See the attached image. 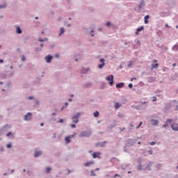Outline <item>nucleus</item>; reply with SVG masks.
<instances>
[{
  "instance_id": "obj_1",
  "label": "nucleus",
  "mask_w": 178,
  "mask_h": 178,
  "mask_svg": "<svg viewBox=\"0 0 178 178\" xmlns=\"http://www.w3.org/2000/svg\"><path fill=\"white\" fill-rule=\"evenodd\" d=\"M79 116H80V113H78L72 118L73 123H79Z\"/></svg>"
},
{
  "instance_id": "obj_2",
  "label": "nucleus",
  "mask_w": 178,
  "mask_h": 178,
  "mask_svg": "<svg viewBox=\"0 0 178 178\" xmlns=\"http://www.w3.org/2000/svg\"><path fill=\"white\" fill-rule=\"evenodd\" d=\"M99 62H101L102 64L98 65V68L99 69H102V67H104V66H105V63H104L105 59L101 58Z\"/></svg>"
},
{
  "instance_id": "obj_3",
  "label": "nucleus",
  "mask_w": 178,
  "mask_h": 178,
  "mask_svg": "<svg viewBox=\"0 0 178 178\" xmlns=\"http://www.w3.org/2000/svg\"><path fill=\"white\" fill-rule=\"evenodd\" d=\"M33 115L31 113H28L25 116H24V120H31V117Z\"/></svg>"
},
{
  "instance_id": "obj_4",
  "label": "nucleus",
  "mask_w": 178,
  "mask_h": 178,
  "mask_svg": "<svg viewBox=\"0 0 178 178\" xmlns=\"http://www.w3.org/2000/svg\"><path fill=\"white\" fill-rule=\"evenodd\" d=\"M171 127L174 131H178V124L174 123L171 124Z\"/></svg>"
},
{
  "instance_id": "obj_5",
  "label": "nucleus",
  "mask_w": 178,
  "mask_h": 178,
  "mask_svg": "<svg viewBox=\"0 0 178 178\" xmlns=\"http://www.w3.org/2000/svg\"><path fill=\"white\" fill-rule=\"evenodd\" d=\"M99 155H101V152H94L92 154V158H94V159H95L96 158H101Z\"/></svg>"
},
{
  "instance_id": "obj_6",
  "label": "nucleus",
  "mask_w": 178,
  "mask_h": 178,
  "mask_svg": "<svg viewBox=\"0 0 178 178\" xmlns=\"http://www.w3.org/2000/svg\"><path fill=\"white\" fill-rule=\"evenodd\" d=\"M73 137H74V135H70L68 136L65 138V141L67 144H69V143H70V139L73 138Z\"/></svg>"
},
{
  "instance_id": "obj_7",
  "label": "nucleus",
  "mask_w": 178,
  "mask_h": 178,
  "mask_svg": "<svg viewBox=\"0 0 178 178\" xmlns=\"http://www.w3.org/2000/svg\"><path fill=\"white\" fill-rule=\"evenodd\" d=\"M91 165H94V161H88V162H86V163H83V165L86 168H88V166H91Z\"/></svg>"
},
{
  "instance_id": "obj_8",
  "label": "nucleus",
  "mask_w": 178,
  "mask_h": 178,
  "mask_svg": "<svg viewBox=\"0 0 178 178\" xmlns=\"http://www.w3.org/2000/svg\"><path fill=\"white\" fill-rule=\"evenodd\" d=\"M150 122L153 126H158V123H159V121H158V120L154 119L151 120Z\"/></svg>"
},
{
  "instance_id": "obj_9",
  "label": "nucleus",
  "mask_w": 178,
  "mask_h": 178,
  "mask_svg": "<svg viewBox=\"0 0 178 178\" xmlns=\"http://www.w3.org/2000/svg\"><path fill=\"white\" fill-rule=\"evenodd\" d=\"M46 62L47 63H51V60H52V56H47L45 58H44Z\"/></svg>"
},
{
  "instance_id": "obj_10",
  "label": "nucleus",
  "mask_w": 178,
  "mask_h": 178,
  "mask_svg": "<svg viewBox=\"0 0 178 178\" xmlns=\"http://www.w3.org/2000/svg\"><path fill=\"white\" fill-rule=\"evenodd\" d=\"M106 81H108L110 86H112V75H110L109 76H107L106 78Z\"/></svg>"
},
{
  "instance_id": "obj_11",
  "label": "nucleus",
  "mask_w": 178,
  "mask_h": 178,
  "mask_svg": "<svg viewBox=\"0 0 178 178\" xmlns=\"http://www.w3.org/2000/svg\"><path fill=\"white\" fill-rule=\"evenodd\" d=\"M145 6V2L144 1V0H142L140 4L138 5V9H141L143 6Z\"/></svg>"
},
{
  "instance_id": "obj_12",
  "label": "nucleus",
  "mask_w": 178,
  "mask_h": 178,
  "mask_svg": "<svg viewBox=\"0 0 178 178\" xmlns=\"http://www.w3.org/2000/svg\"><path fill=\"white\" fill-rule=\"evenodd\" d=\"M122 87H124V83H119L116 84L117 88H122Z\"/></svg>"
},
{
  "instance_id": "obj_13",
  "label": "nucleus",
  "mask_w": 178,
  "mask_h": 178,
  "mask_svg": "<svg viewBox=\"0 0 178 178\" xmlns=\"http://www.w3.org/2000/svg\"><path fill=\"white\" fill-rule=\"evenodd\" d=\"M88 134H87V132L86 131L81 132L79 134V137H88Z\"/></svg>"
},
{
  "instance_id": "obj_14",
  "label": "nucleus",
  "mask_w": 178,
  "mask_h": 178,
  "mask_svg": "<svg viewBox=\"0 0 178 178\" xmlns=\"http://www.w3.org/2000/svg\"><path fill=\"white\" fill-rule=\"evenodd\" d=\"M122 105L120 103L115 102L114 104L115 109L118 110Z\"/></svg>"
},
{
  "instance_id": "obj_15",
  "label": "nucleus",
  "mask_w": 178,
  "mask_h": 178,
  "mask_svg": "<svg viewBox=\"0 0 178 178\" xmlns=\"http://www.w3.org/2000/svg\"><path fill=\"white\" fill-rule=\"evenodd\" d=\"M42 154V152H41V151L35 152L34 156L35 158H37L38 156H40V155H41Z\"/></svg>"
},
{
  "instance_id": "obj_16",
  "label": "nucleus",
  "mask_w": 178,
  "mask_h": 178,
  "mask_svg": "<svg viewBox=\"0 0 178 178\" xmlns=\"http://www.w3.org/2000/svg\"><path fill=\"white\" fill-rule=\"evenodd\" d=\"M143 30H144V26H141L140 28H138L135 34H138V33H140V31H143Z\"/></svg>"
},
{
  "instance_id": "obj_17",
  "label": "nucleus",
  "mask_w": 178,
  "mask_h": 178,
  "mask_svg": "<svg viewBox=\"0 0 178 178\" xmlns=\"http://www.w3.org/2000/svg\"><path fill=\"white\" fill-rule=\"evenodd\" d=\"M136 60L129 61L128 67H131L134 65Z\"/></svg>"
},
{
  "instance_id": "obj_18",
  "label": "nucleus",
  "mask_w": 178,
  "mask_h": 178,
  "mask_svg": "<svg viewBox=\"0 0 178 178\" xmlns=\"http://www.w3.org/2000/svg\"><path fill=\"white\" fill-rule=\"evenodd\" d=\"M158 67H159V64L158 63L152 65V69H158Z\"/></svg>"
},
{
  "instance_id": "obj_19",
  "label": "nucleus",
  "mask_w": 178,
  "mask_h": 178,
  "mask_svg": "<svg viewBox=\"0 0 178 178\" xmlns=\"http://www.w3.org/2000/svg\"><path fill=\"white\" fill-rule=\"evenodd\" d=\"M170 108H172V104H170V103L166 104V106H165V111H168V109H170Z\"/></svg>"
},
{
  "instance_id": "obj_20",
  "label": "nucleus",
  "mask_w": 178,
  "mask_h": 178,
  "mask_svg": "<svg viewBox=\"0 0 178 178\" xmlns=\"http://www.w3.org/2000/svg\"><path fill=\"white\" fill-rule=\"evenodd\" d=\"M16 33L17 34H22V29H20V27H17Z\"/></svg>"
},
{
  "instance_id": "obj_21",
  "label": "nucleus",
  "mask_w": 178,
  "mask_h": 178,
  "mask_svg": "<svg viewBox=\"0 0 178 178\" xmlns=\"http://www.w3.org/2000/svg\"><path fill=\"white\" fill-rule=\"evenodd\" d=\"M172 51H178V45L177 44H175L172 47Z\"/></svg>"
},
{
  "instance_id": "obj_22",
  "label": "nucleus",
  "mask_w": 178,
  "mask_h": 178,
  "mask_svg": "<svg viewBox=\"0 0 178 178\" xmlns=\"http://www.w3.org/2000/svg\"><path fill=\"white\" fill-rule=\"evenodd\" d=\"M95 118H98V116H99V113L98 111H95L93 114Z\"/></svg>"
},
{
  "instance_id": "obj_23",
  "label": "nucleus",
  "mask_w": 178,
  "mask_h": 178,
  "mask_svg": "<svg viewBox=\"0 0 178 178\" xmlns=\"http://www.w3.org/2000/svg\"><path fill=\"white\" fill-rule=\"evenodd\" d=\"M60 33H59V36H60L61 34H63V33H65V29L60 28Z\"/></svg>"
},
{
  "instance_id": "obj_24",
  "label": "nucleus",
  "mask_w": 178,
  "mask_h": 178,
  "mask_svg": "<svg viewBox=\"0 0 178 178\" xmlns=\"http://www.w3.org/2000/svg\"><path fill=\"white\" fill-rule=\"evenodd\" d=\"M105 144H106V142H104V143H99V147H104V146H105Z\"/></svg>"
},
{
  "instance_id": "obj_25",
  "label": "nucleus",
  "mask_w": 178,
  "mask_h": 178,
  "mask_svg": "<svg viewBox=\"0 0 178 178\" xmlns=\"http://www.w3.org/2000/svg\"><path fill=\"white\" fill-rule=\"evenodd\" d=\"M46 170H47V173H50V172H51V168L47 167V168H46Z\"/></svg>"
},
{
  "instance_id": "obj_26",
  "label": "nucleus",
  "mask_w": 178,
  "mask_h": 178,
  "mask_svg": "<svg viewBox=\"0 0 178 178\" xmlns=\"http://www.w3.org/2000/svg\"><path fill=\"white\" fill-rule=\"evenodd\" d=\"M90 176H96L95 172H94V170L90 171Z\"/></svg>"
},
{
  "instance_id": "obj_27",
  "label": "nucleus",
  "mask_w": 178,
  "mask_h": 178,
  "mask_svg": "<svg viewBox=\"0 0 178 178\" xmlns=\"http://www.w3.org/2000/svg\"><path fill=\"white\" fill-rule=\"evenodd\" d=\"M172 122H173V120H172V119H168L166 120L167 123H172Z\"/></svg>"
},
{
  "instance_id": "obj_28",
  "label": "nucleus",
  "mask_w": 178,
  "mask_h": 178,
  "mask_svg": "<svg viewBox=\"0 0 178 178\" xmlns=\"http://www.w3.org/2000/svg\"><path fill=\"white\" fill-rule=\"evenodd\" d=\"M138 170H143V167L141 166V165H139L138 166Z\"/></svg>"
},
{
  "instance_id": "obj_29",
  "label": "nucleus",
  "mask_w": 178,
  "mask_h": 178,
  "mask_svg": "<svg viewBox=\"0 0 178 178\" xmlns=\"http://www.w3.org/2000/svg\"><path fill=\"white\" fill-rule=\"evenodd\" d=\"M163 127H164L165 129H166L167 127H169V124H165Z\"/></svg>"
},
{
  "instance_id": "obj_30",
  "label": "nucleus",
  "mask_w": 178,
  "mask_h": 178,
  "mask_svg": "<svg viewBox=\"0 0 178 178\" xmlns=\"http://www.w3.org/2000/svg\"><path fill=\"white\" fill-rule=\"evenodd\" d=\"M141 124H143V122H140L139 125L136 127V129H140V127H141Z\"/></svg>"
},
{
  "instance_id": "obj_31",
  "label": "nucleus",
  "mask_w": 178,
  "mask_h": 178,
  "mask_svg": "<svg viewBox=\"0 0 178 178\" xmlns=\"http://www.w3.org/2000/svg\"><path fill=\"white\" fill-rule=\"evenodd\" d=\"M7 148H11L12 144L9 143L6 145Z\"/></svg>"
},
{
  "instance_id": "obj_32",
  "label": "nucleus",
  "mask_w": 178,
  "mask_h": 178,
  "mask_svg": "<svg viewBox=\"0 0 178 178\" xmlns=\"http://www.w3.org/2000/svg\"><path fill=\"white\" fill-rule=\"evenodd\" d=\"M149 144H150V145H155V144H156V143H155V142H150Z\"/></svg>"
},
{
  "instance_id": "obj_33",
  "label": "nucleus",
  "mask_w": 178,
  "mask_h": 178,
  "mask_svg": "<svg viewBox=\"0 0 178 178\" xmlns=\"http://www.w3.org/2000/svg\"><path fill=\"white\" fill-rule=\"evenodd\" d=\"M3 8H6V4H4L3 6H0V8L2 9Z\"/></svg>"
},
{
  "instance_id": "obj_34",
  "label": "nucleus",
  "mask_w": 178,
  "mask_h": 178,
  "mask_svg": "<svg viewBox=\"0 0 178 178\" xmlns=\"http://www.w3.org/2000/svg\"><path fill=\"white\" fill-rule=\"evenodd\" d=\"M137 162L138 163H141V159H138Z\"/></svg>"
},
{
  "instance_id": "obj_35",
  "label": "nucleus",
  "mask_w": 178,
  "mask_h": 178,
  "mask_svg": "<svg viewBox=\"0 0 178 178\" xmlns=\"http://www.w3.org/2000/svg\"><path fill=\"white\" fill-rule=\"evenodd\" d=\"M129 88H133V84L132 83H129Z\"/></svg>"
},
{
  "instance_id": "obj_36",
  "label": "nucleus",
  "mask_w": 178,
  "mask_h": 178,
  "mask_svg": "<svg viewBox=\"0 0 178 178\" xmlns=\"http://www.w3.org/2000/svg\"><path fill=\"white\" fill-rule=\"evenodd\" d=\"M153 102H156V97H153V99H152Z\"/></svg>"
},
{
  "instance_id": "obj_37",
  "label": "nucleus",
  "mask_w": 178,
  "mask_h": 178,
  "mask_svg": "<svg viewBox=\"0 0 178 178\" xmlns=\"http://www.w3.org/2000/svg\"><path fill=\"white\" fill-rule=\"evenodd\" d=\"M145 19H146L147 20H148V19H149V15H146V16L145 17Z\"/></svg>"
},
{
  "instance_id": "obj_38",
  "label": "nucleus",
  "mask_w": 178,
  "mask_h": 178,
  "mask_svg": "<svg viewBox=\"0 0 178 178\" xmlns=\"http://www.w3.org/2000/svg\"><path fill=\"white\" fill-rule=\"evenodd\" d=\"M145 24H148V19H145Z\"/></svg>"
},
{
  "instance_id": "obj_39",
  "label": "nucleus",
  "mask_w": 178,
  "mask_h": 178,
  "mask_svg": "<svg viewBox=\"0 0 178 178\" xmlns=\"http://www.w3.org/2000/svg\"><path fill=\"white\" fill-rule=\"evenodd\" d=\"M72 129H74L76 127V124H71Z\"/></svg>"
},
{
  "instance_id": "obj_40",
  "label": "nucleus",
  "mask_w": 178,
  "mask_h": 178,
  "mask_svg": "<svg viewBox=\"0 0 178 178\" xmlns=\"http://www.w3.org/2000/svg\"><path fill=\"white\" fill-rule=\"evenodd\" d=\"M148 153L149 154V155H152V150H149Z\"/></svg>"
},
{
  "instance_id": "obj_41",
  "label": "nucleus",
  "mask_w": 178,
  "mask_h": 178,
  "mask_svg": "<svg viewBox=\"0 0 178 178\" xmlns=\"http://www.w3.org/2000/svg\"><path fill=\"white\" fill-rule=\"evenodd\" d=\"M10 134H12V133H11V132H8V133H7V134H6L7 137H9V136H10Z\"/></svg>"
},
{
  "instance_id": "obj_42",
  "label": "nucleus",
  "mask_w": 178,
  "mask_h": 178,
  "mask_svg": "<svg viewBox=\"0 0 178 178\" xmlns=\"http://www.w3.org/2000/svg\"><path fill=\"white\" fill-rule=\"evenodd\" d=\"M86 72H87V70L86 69L82 70V73H86Z\"/></svg>"
},
{
  "instance_id": "obj_43",
  "label": "nucleus",
  "mask_w": 178,
  "mask_h": 178,
  "mask_svg": "<svg viewBox=\"0 0 178 178\" xmlns=\"http://www.w3.org/2000/svg\"><path fill=\"white\" fill-rule=\"evenodd\" d=\"M111 24L110 22H106V26H109Z\"/></svg>"
},
{
  "instance_id": "obj_44",
  "label": "nucleus",
  "mask_w": 178,
  "mask_h": 178,
  "mask_svg": "<svg viewBox=\"0 0 178 178\" xmlns=\"http://www.w3.org/2000/svg\"><path fill=\"white\" fill-rule=\"evenodd\" d=\"M58 122L59 123H63V120L60 119Z\"/></svg>"
},
{
  "instance_id": "obj_45",
  "label": "nucleus",
  "mask_w": 178,
  "mask_h": 178,
  "mask_svg": "<svg viewBox=\"0 0 178 178\" xmlns=\"http://www.w3.org/2000/svg\"><path fill=\"white\" fill-rule=\"evenodd\" d=\"M156 62H158V60H153V61H152L153 63H156Z\"/></svg>"
},
{
  "instance_id": "obj_46",
  "label": "nucleus",
  "mask_w": 178,
  "mask_h": 178,
  "mask_svg": "<svg viewBox=\"0 0 178 178\" xmlns=\"http://www.w3.org/2000/svg\"><path fill=\"white\" fill-rule=\"evenodd\" d=\"M133 80H137V78H132V79H131V81H133Z\"/></svg>"
},
{
  "instance_id": "obj_47",
  "label": "nucleus",
  "mask_w": 178,
  "mask_h": 178,
  "mask_svg": "<svg viewBox=\"0 0 178 178\" xmlns=\"http://www.w3.org/2000/svg\"><path fill=\"white\" fill-rule=\"evenodd\" d=\"M38 41H40V42H43L44 40H42V39H39Z\"/></svg>"
},
{
  "instance_id": "obj_48",
  "label": "nucleus",
  "mask_w": 178,
  "mask_h": 178,
  "mask_svg": "<svg viewBox=\"0 0 178 178\" xmlns=\"http://www.w3.org/2000/svg\"><path fill=\"white\" fill-rule=\"evenodd\" d=\"M175 111H178V105L175 107Z\"/></svg>"
},
{
  "instance_id": "obj_49",
  "label": "nucleus",
  "mask_w": 178,
  "mask_h": 178,
  "mask_svg": "<svg viewBox=\"0 0 178 178\" xmlns=\"http://www.w3.org/2000/svg\"><path fill=\"white\" fill-rule=\"evenodd\" d=\"M0 63H3V60L0 59Z\"/></svg>"
},
{
  "instance_id": "obj_50",
  "label": "nucleus",
  "mask_w": 178,
  "mask_h": 178,
  "mask_svg": "<svg viewBox=\"0 0 178 178\" xmlns=\"http://www.w3.org/2000/svg\"><path fill=\"white\" fill-rule=\"evenodd\" d=\"M56 58H59V56L58 54L55 55Z\"/></svg>"
},
{
  "instance_id": "obj_51",
  "label": "nucleus",
  "mask_w": 178,
  "mask_h": 178,
  "mask_svg": "<svg viewBox=\"0 0 178 178\" xmlns=\"http://www.w3.org/2000/svg\"><path fill=\"white\" fill-rule=\"evenodd\" d=\"M29 99H33V97H29Z\"/></svg>"
},
{
  "instance_id": "obj_52",
  "label": "nucleus",
  "mask_w": 178,
  "mask_h": 178,
  "mask_svg": "<svg viewBox=\"0 0 178 178\" xmlns=\"http://www.w3.org/2000/svg\"><path fill=\"white\" fill-rule=\"evenodd\" d=\"M172 66H173V67H175L176 63H174V64L172 65Z\"/></svg>"
},
{
  "instance_id": "obj_53",
  "label": "nucleus",
  "mask_w": 178,
  "mask_h": 178,
  "mask_svg": "<svg viewBox=\"0 0 178 178\" xmlns=\"http://www.w3.org/2000/svg\"><path fill=\"white\" fill-rule=\"evenodd\" d=\"M131 127H134V126L133 125V124H130Z\"/></svg>"
},
{
  "instance_id": "obj_54",
  "label": "nucleus",
  "mask_w": 178,
  "mask_h": 178,
  "mask_svg": "<svg viewBox=\"0 0 178 178\" xmlns=\"http://www.w3.org/2000/svg\"><path fill=\"white\" fill-rule=\"evenodd\" d=\"M26 58L25 57H22V60H25Z\"/></svg>"
},
{
  "instance_id": "obj_55",
  "label": "nucleus",
  "mask_w": 178,
  "mask_h": 178,
  "mask_svg": "<svg viewBox=\"0 0 178 178\" xmlns=\"http://www.w3.org/2000/svg\"><path fill=\"white\" fill-rule=\"evenodd\" d=\"M112 83L113 84V76H112Z\"/></svg>"
},
{
  "instance_id": "obj_56",
  "label": "nucleus",
  "mask_w": 178,
  "mask_h": 178,
  "mask_svg": "<svg viewBox=\"0 0 178 178\" xmlns=\"http://www.w3.org/2000/svg\"><path fill=\"white\" fill-rule=\"evenodd\" d=\"M69 102H72V99H69Z\"/></svg>"
},
{
  "instance_id": "obj_57",
  "label": "nucleus",
  "mask_w": 178,
  "mask_h": 178,
  "mask_svg": "<svg viewBox=\"0 0 178 178\" xmlns=\"http://www.w3.org/2000/svg\"><path fill=\"white\" fill-rule=\"evenodd\" d=\"M40 126H44V123H41V124H40Z\"/></svg>"
},
{
  "instance_id": "obj_58",
  "label": "nucleus",
  "mask_w": 178,
  "mask_h": 178,
  "mask_svg": "<svg viewBox=\"0 0 178 178\" xmlns=\"http://www.w3.org/2000/svg\"><path fill=\"white\" fill-rule=\"evenodd\" d=\"M40 47H44V44H40Z\"/></svg>"
},
{
  "instance_id": "obj_59",
  "label": "nucleus",
  "mask_w": 178,
  "mask_h": 178,
  "mask_svg": "<svg viewBox=\"0 0 178 178\" xmlns=\"http://www.w3.org/2000/svg\"><path fill=\"white\" fill-rule=\"evenodd\" d=\"M36 20H38V17H35V18Z\"/></svg>"
},
{
  "instance_id": "obj_60",
  "label": "nucleus",
  "mask_w": 178,
  "mask_h": 178,
  "mask_svg": "<svg viewBox=\"0 0 178 178\" xmlns=\"http://www.w3.org/2000/svg\"><path fill=\"white\" fill-rule=\"evenodd\" d=\"M65 105L67 106V105H69V104L68 103H65Z\"/></svg>"
},
{
  "instance_id": "obj_61",
  "label": "nucleus",
  "mask_w": 178,
  "mask_h": 178,
  "mask_svg": "<svg viewBox=\"0 0 178 178\" xmlns=\"http://www.w3.org/2000/svg\"><path fill=\"white\" fill-rule=\"evenodd\" d=\"M138 144L140 145V144H141V142H138Z\"/></svg>"
},
{
  "instance_id": "obj_62",
  "label": "nucleus",
  "mask_w": 178,
  "mask_h": 178,
  "mask_svg": "<svg viewBox=\"0 0 178 178\" xmlns=\"http://www.w3.org/2000/svg\"><path fill=\"white\" fill-rule=\"evenodd\" d=\"M96 170H99V168H96Z\"/></svg>"
},
{
  "instance_id": "obj_63",
  "label": "nucleus",
  "mask_w": 178,
  "mask_h": 178,
  "mask_svg": "<svg viewBox=\"0 0 178 178\" xmlns=\"http://www.w3.org/2000/svg\"><path fill=\"white\" fill-rule=\"evenodd\" d=\"M177 29H178V25L177 26Z\"/></svg>"
},
{
  "instance_id": "obj_64",
  "label": "nucleus",
  "mask_w": 178,
  "mask_h": 178,
  "mask_svg": "<svg viewBox=\"0 0 178 178\" xmlns=\"http://www.w3.org/2000/svg\"><path fill=\"white\" fill-rule=\"evenodd\" d=\"M177 169L178 170V166L177 167Z\"/></svg>"
}]
</instances>
